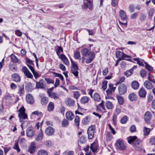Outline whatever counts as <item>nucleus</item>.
<instances>
[{"mask_svg": "<svg viewBox=\"0 0 155 155\" xmlns=\"http://www.w3.org/2000/svg\"><path fill=\"white\" fill-rule=\"evenodd\" d=\"M18 93L20 96H22L24 92V86H19Z\"/></svg>", "mask_w": 155, "mask_h": 155, "instance_id": "obj_38", "label": "nucleus"}, {"mask_svg": "<svg viewBox=\"0 0 155 155\" xmlns=\"http://www.w3.org/2000/svg\"><path fill=\"white\" fill-rule=\"evenodd\" d=\"M105 106L108 109H111L113 108V106L112 103L109 101H107L105 103Z\"/></svg>", "mask_w": 155, "mask_h": 155, "instance_id": "obj_31", "label": "nucleus"}, {"mask_svg": "<svg viewBox=\"0 0 155 155\" xmlns=\"http://www.w3.org/2000/svg\"><path fill=\"white\" fill-rule=\"evenodd\" d=\"M144 85L145 87L148 90L151 89L153 87L152 84L148 81H145L144 83Z\"/></svg>", "mask_w": 155, "mask_h": 155, "instance_id": "obj_21", "label": "nucleus"}, {"mask_svg": "<svg viewBox=\"0 0 155 155\" xmlns=\"http://www.w3.org/2000/svg\"><path fill=\"white\" fill-rule=\"evenodd\" d=\"M43 136V133L42 130H41L36 137L35 140L38 141L41 140L42 139Z\"/></svg>", "mask_w": 155, "mask_h": 155, "instance_id": "obj_24", "label": "nucleus"}, {"mask_svg": "<svg viewBox=\"0 0 155 155\" xmlns=\"http://www.w3.org/2000/svg\"><path fill=\"white\" fill-rule=\"evenodd\" d=\"M35 145V143L34 142L31 143L28 149V151L30 153H33L35 152L36 149Z\"/></svg>", "mask_w": 155, "mask_h": 155, "instance_id": "obj_15", "label": "nucleus"}, {"mask_svg": "<svg viewBox=\"0 0 155 155\" xmlns=\"http://www.w3.org/2000/svg\"><path fill=\"white\" fill-rule=\"evenodd\" d=\"M38 155H47V152L44 150H39L38 152Z\"/></svg>", "mask_w": 155, "mask_h": 155, "instance_id": "obj_44", "label": "nucleus"}, {"mask_svg": "<svg viewBox=\"0 0 155 155\" xmlns=\"http://www.w3.org/2000/svg\"><path fill=\"white\" fill-rule=\"evenodd\" d=\"M140 74L142 77H144L147 76V72L146 71L143 70L140 71Z\"/></svg>", "mask_w": 155, "mask_h": 155, "instance_id": "obj_57", "label": "nucleus"}, {"mask_svg": "<svg viewBox=\"0 0 155 155\" xmlns=\"http://www.w3.org/2000/svg\"><path fill=\"white\" fill-rule=\"evenodd\" d=\"M26 134L27 136L29 137H31L34 135V132L32 127H29L27 129Z\"/></svg>", "mask_w": 155, "mask_h": 155, "instance_id": "obj_9", "label": "nucleus"}, {"mask_svg": "<svg viewBox=\"0 0 155 155\" xmlns=\"http://www.w3.org/2000/svg\"><path fill=\"white\" fill-rule=\"evenodd\" d=\"M117 147L121 150H123L126 148V145L123 141L120 140H118L116 144Z\"/></svg>", "mask_w": 155, "mask_h": 155, "instance_id": "obj_2", "label": "nucleus"}, {"mask_svg": "<svg viewBox=\"0 0 155 155\" xmlns=\"http://www.w3.org/2000/svg\"><path fill=\"white\" fill-rule=\"evenodd\" d=\"M128 120V118L127 116H124L123 118L120 120V122L122 124L126 123Z\"/></svg>", "mask_w": 155, "mask_h": 155, "instance_id": "obj_47", "label": "nucleus"}, {"mask_svg": "<svg viewBox=\"0 0 155 155\" xmlns=\"http://www.w3.org/2000/svg\"><path fill=\"white\" fill-rule=\"evenodd\" d=\"M133 60L137 61V63L140 66H143L144 64H143V62L141 60H140L139 58H134L133 59Z\"/></svg>", "mask_w": 155, "mask_h": 155, "instance_id": "obj_39", "label": "nucleus"}, {"mask_svg": "<svg viewBox=\"0 0 155 155\" xmlns=\"http://www.w3.org/2000/svg\"><path fill=\"white\" fill-rule=\"evenodd\" d=\"M135 149L138 151H140L142 149L143 147L141 144L134 147Z\"/></svg>", "mask_w": 155, "mask_h": 155, "instance_id": "obj_60", "label": "nucleus"}, {"mask_svg": "<svg viewBox=\"0 0 155 155\" xmlns=\"http://www.w3.org/2000/svg\"><path fill=\"white\" fill-rule=\"evenodd\" d=\"M132 69H130L128 71H127L124 73V74L127 77H129L133 73Z\"/></svg>", "mask_w": 155, "mask_h": 155, "instance_id": "obj_49", "label": "nucleus"}, {"mask_svg": "<svg viewBox=\"0 0 155 155\" xmlns=\"http://www.w3.org/2000/svg\"><path fill=\"white\" fill-rule=\"evenodd\" d=\"M19 112L18 114L20 121L21 119H25L27 118V115L25 113V109L23 106L21 107L18 111Z\"/></svg>", "mask_w": 155, "mask_h": 155, "instance_id": "obj_1", "label": "nucleus"}, {"mask_svg": "<svg viewBox=\"0 0 155 155\" xmlns=\"http://www.w3.org/2000/svg\"><path fill=\"white\" fill-rule=\"evenodd\" d=\"M73 95L74 97L78 100L80 96V94L78 91H75L74 92Z\"/></svg>", "mask_w": 155, "mask_h": 155, "instance_id": "obj_43", "label": "nucleus"}, {"mask_svg": "<svg viewBox=\"0 0 155 155\" xmlns=\"http://www.w3.org/2000/svg\"><path fill=\"white\" fill-rule=\"evenodd\" d=\"M90 121V118L88 116H87L84 118L82 120L83 124H86Z\"/></svg>", "mask_w": 155, "mask_h": 155, "instance_id": "obj_40", "label": "nucleus"}, {"mask_svg": "<svg viewBox=\"0 0 155 155\" xmlns=\"http://www.w3.org/2000/svg\"><path fill=\"white\" fill-rule=\"evenodd\" d=\"M11 61L14 63H16L18 62V60L17 57L14 54H12L10 55Z\"/></svg>", "mask_w": 155, "mask_h": 155, "instance_id": "obj_28", "label": "nucleus"}, {"mask_svg": "<svg viewBox=\"0 0 155 155\" xmlns=\"http://www.w3.org/2000/svg\"><path fill=\"white\" fill-rule=\"evenodd\" d=\"M81 52L82 55L86 58L88 57L93 54H94L93 51H91L86 48H84L82 50Z\"/></svg>", "mask_w": 155, "mask_h": 155, "instance_id": "obj_3", "label": "nucleus"}, {"mask_svg": "<svg viewBox=\"0 0 155 155\" xmlns=\"http://www.w3.org/2000/svg\"><path fill=\"white\" fill-rule=\"evenodd\" d=\"M123 53L120 51H117L116 52V55L117 58L119 60H122V57L123 56Z\"/></svg>", "mask_w": 155, "mask_h": 155, "instance_id": "obj_33", "label": "nucleus"}, {"mask_svg": "<svg viewBox=\"0 0 155 155\" xmlns=\"http://www.w3.org/2000/svg\"><path fill=\"white\" fill-rule=\"evenodd\" d=\"M148 80L151 81V82H153V83L155 84V79L154 78V77L153 76H148Z\"/></svg>", "mask_w": 155, "mask_h": 155, "instance_id": "obj_63", "label": "nucleus"}, {"mask_svg": "<svg viewBox=\"0 0 155 155\" xmlns=\"http://www.w3.org/2000/svg\"><path fill=\"white\" fill-rule=\"evenodd\" d=\"M54 108V105L52 102H50L48 106V111H50L53 110Z\"/></svg>", "mask_w": 155, "mask_h": 155, "instance_id": "obj_34", "label": "nucleus"}, {"mask_svg": "<svg viewBox=\"0 0 155 155\" xmlns=\"http://www.w3.org/2000/svg\"><path fill=\"white\" fill-rule=\"evenodd\" d=\"M25 88L28 91L31 92L33 89L32 84L30 83H28L25 85Z\"/></svg>", "mask_w": 155, "mask_h": 155, "instance_id": "obj_29", "label": "nucleus"}, {"mask_svg": "<svg viewBox=\"0 0 155 155\" xmlns=\"http://www.w3.org/2000/svg\"><path fill=\"white\" fill-rule=\"evenodd\" d=\"M146 64L145 68L147 69L149 71H152L153 70V68L151 66L147 64L146 62H144Z\"/></svg>", "mask_w": 155, "mask_h": 155, "instance_id": "obj_56", "label": "nucleus"}, {"mask_svg": "<svg viewBox=\"0 0 155 155\" xmlns=\"http://www.w3.org/2000/svg\"><path fill=\"white\" fill-rule=\"evenodd\" d=\"M146 18V16L143 13H141L140 16V19L141 21H144Z\"/></svg>", "mask_w": 155, "mask_h": 155, "instance_id": "obj_55", "label": "nucleus"}, {"mask_svg": "<svg viewBox=\"0 0 155 155\" xmlns=\"http://www.w3.org/2000/svg\"><path fill=\"white\" fill-rule=\"evenodd\" d=\"M26 100L28 103L32 104L34 103V100L32 95L30 94H28L26 96Z\"/></svg>", "mask_w": 155, "mask_h": 155, "instance_id": "obj_10", "label": "nucleus"}, {"mask_svg": "<svg viewBox=\"0 0 155 155\" xmlns=\"http://www.w3.org/2000/svg\"><path fill=\"white\" fill-rule=\"evenodd\" d=\"M107 139L108 141H110L112 138V136L110 133L109 132H107L106 134Z\"/></svg>", "mask_w": 155, "mask_h": 155, "instance_id": "obj_46", "label": "nucleus"}, {"mask_svg": "<svg viewBox=\"0 0 155 155\" xmlns=\"http://www.w3.org/2000/svg\"><path fill=\"white\" fill-rule=\"evenodd\" d=\"M59 58L67 66L69 64V61L67 58L64 54H61Z\"/></svg>", "mask_w": 155, "mask_h": 155, "instance_id": "obj_12", "label": "nucleus"}, {"mask_svg": "<svg viewBox=\"0 0 155 155\" xmlns=\"http://www.w3.org/2000/svg\"><path fill=\"white\" fill-rule=\"evenodd\" d=\"M57 48L56 49V53L59 57H60V54L61 52H63V48L61 47L57 46Z\"/></svg>", "mask_w": 155, "mask_h": 155, "instance_id": "obj_35", "label": "nucleus"}, {"mask_svg": "<svg viewBox=\"0 0 155 155\" xmlns=\"http://www.w3.org/2000/svg\"><path fill=\"white\" fill-rule=\"evenodd\" d=\"M13 80L16 82H19L20 81L21 78L19 75L17 73H15L12 75Z\"/></svg>", "mask_w": 155, "mask_h": 155, "instance_id": "obj_14", "label": "nucleus"}, {"mask_svg": "<svg viewBox=\"0 0 155 155\" xmlns=\"http://www.w3.org/2000/svg\"><path fill=\"white\" fill-rule=\"evenodd\" d=\"M90 148L94 153L96 152L97 150L98 149L97 142V141H94L92 144H91L90 147Z\"/></svg>", "mask_w": 155, "mask_h": 155, "instance_id": "obj_13", "label": "nucleus"}, {"mask_svg": "<svg viewBox=\"0 0 155 155\" xmlns=\"http://www.w3.org/2000/svg\"><path fill=\"white\" fill-rule=\"evenodd\" d=\"M66 104L69 106H73L74 104V101L71 98H68L66 101Z\"/></svg>", "mask_w": 155, "mask_h": 155, "instance_id": "obj_32", "label": "nucleus"}, {"mask_svg": "<svg viewBox=\"0 0 155 155\" xmlns=\"http://www.w3.org/2000/svg\"><path fill=\"white\" fill-rule=\"evenodd\" d=\"M66 117L68 120H71L74 118V115L72 112L68 111L66 113Z\"/></svg>", "mask_w": 155, "mask_h": 155, "instance_id": "obj_22", "label": "nucleus"}, {"mask_svg": "<svg viewBox=\"0 0 155 155\" xmlns=\"http://www.w3.org/2000/svg\"><path fill=\"white\" fill-rule=\"evenodd\" d=\"M120 15L121 20L123 21H125L127 18L126 14V12L123 10H120Z\"/></svg>", "mask_w": 155, "mask_h": 155, "instance_id": "obj_19", "label": "nucleus"}, {"mask_svg": "<svg viewBox=\"0 0 155 155\" xmlns=\"http://www.w3.org/2000/svg\"><path fill=\"white\" fill-rule=\"evenodd\" d=\"M141 140L139 139L136 140L134 142V147L138 145L141 144Z\"/></svg>", "mask_w": 155, "mask_h": 155, "instance_id": "obj_61", "label": "nucleus"}, {"mask_svg": "<svg viewBox=\"0 0 155 155\" xmlns=\"http://www.w3.org/2000/svg\"><path fill=\"white\" fill-rule=\"evenodd\" d=\"M74 122L76 125L78 127L79 125V118L78 116H76L74 119Z\"/></svg>", "mask_w": 155, "mask_h": 155, "instance_id": "obj_48", "label": "nucleus"}, {"mask_svg": "<svg viewBox=\"0 0 155 155\" xmlns=\"http://www.w3.org/2000/svg\"><path fill=\"white\" fill-rule=\"evenodd\" d=\"M108 126L110 130L111 131L112 133L113 134H116V132L115 130L114 129V128L112 127L111 125L110 124H108Z\"/></svg>", "mask_w": 155, "mask_h": 155, "instance_id": "obj_58", "label": "nucleus"}, {"mask_svg": "<svg viewBox=\"0 0 155 155\" xmlns=\"http://www.w3.org/2000/svg\"><path fill=\"white\" fill-rule=\"evenodd\" d=\"M136 129V127L135 125H132L130 128V130L131 132H135Z\"/></svg>", "mask_w": 155, "mask_h": 155, "instance_id": "obj_62", "label": "nucleus"}, {"mask_svg": "<svg viewBox=\"0 0 155 155\" xmlns=\"http://www.w3.org/2000/svg\"><path fill=\"white\" fill-rule=\"evenodd\" d=\"M138 94L140 97L144 98L146 97L147 92L144 88L141 87L139 91Z\"/></svg>", "mask_w": 155, "mask_h": 155, "instance_id": "obj_11", "label": "nucleus"}, {"mask_svg": "<svg viewBox=\"0 0 155 155\" xmlns=\"http://www.w3.org/2000/svg\"><path fill=\"white\" fill-rule=\"evenodd\" d=\"M74 57L76 59H79L81 57L80 52L78 51L74 52Z\"/></svg>", "mask_w": 155, "mask_h": 155, "instance_id": "obj_53", "label": "nucleus"}, {"mask_svg": "<svg viewBox=\"0 0 155 155\" xmlns=\"http://www.w3.org/2000/svg\"><path fill=\"white\" fill-rule=\"evenodd\" d=\"M150 142L152 145H155V137H153L150 139Z\"/></svg>", "mask_w": 155, "mask_h": 155, "instance_id": "obj_64", "label": "nucleus"}, {"mask_svg": "<svg viewBox=\"0 0 155 155\" xmlns=\"http://www.w3.org/2000/svg\"><path fill=\"white\" fill-rule=\"evenodd\" d=\"M131 86L134 89L137 90L139 87V84L137 81H134L132 82Z\"/></svg>", "mask_w": 155, "mask_h": 155, "instance_id": "obj_20", "label": "nucleus"}, {"mask_svg": "<svg viewBox=\"0 0 155 155\" xmlns=\"http://www.w3.org/2000/svg\"><path fill=\"white\" fill-rule=\"evenodd\" d=\"M89 100V98L87 96H84L81 99L80 101L81 104H84L87 103Z\"/></svg>", "mask_w": 155, "mask_h": 155, "instance_id": "obj_26", "label": "nucleus"}, {"mask_svg": "<svg viewBox=\"0 0 155 155\" xmlns=\"http://www.w3.org/2000/svg\"><path fill=\"white\" fill-rule=\"evenodd\" d=\"M143 130L144 135H147L149 134L150 131V129L146 127H144Z\"/></svg>", "mask_w": 155, "mask_h": 155, "instance_id": "obj_36", "label": "nucleus"}, {"mask_svg": "<svg viewBox=\"0 0 155 155\" xmlns=\"http://www.w3.org/2000/svg\"><path fill=\"white\" fill-rule=\"evenodd\" d=\"M137 139V137L136 136H134L132 137H130L129 139L128 140V142L130 144H131L132 142H134V143Z\"/></svg>", "mask_w": 155, "mask_h": 155, "instance_id": "obj_37", "label": "nucleus"}, {"mask_svg": "<svg viewBox=\"0 0 155 155\" xmlns=\"http://www.w3.org/2000/svg\"><path fill=\"white\" fill-rule=\"evenodd\" d=\"M80 142L81 143H84L86 142V139L84 136H82L80 138Z\"/></svg>", "mask_w": 155, "mask_h": 155, "instance_id": "obj_59", "label": "nucleus"}, {"mask_svg": "<svg viewBox=\"0 0 155 155\" xmlns=\"http://www.w3.org/2000/svg\"><path fill=\"white\" fill-rule=\"evenodd\" d=\"M154 11V9L152 8L150 9L148 12V16L149 18L151 19Z\"/></svg>", "mask_w": 155, "mask_h": 155, "instance_id": "obj_41", "label": "nucleus"}, {"mask_svg": "<svg viewBox=\"0 0 155 155\" xmlns=\"http://www.w3.org/2000/svg\"><path fill=\"white\" fill-rule=\"evenodd\" d=\"M72 62V67L71 68V72L76 77L78 76V66L74 63H72V61L71 60Z\"/></svg>", "mask_w": 155, "mask_h": 155, "instance_id": "obj_6", "label": "nucleus"}, {"mask_svg": "<svg viewBox=\"0 0 155 155\" xmlns=\"http://www.w3.org/2000/svg\"><path fill=\"white\" fill-rule=\"evenodd\" d=\"M13 148L17 150V152H19L20 151V150L19 148L18 143L17 142H15V145L13 146Z\"/></svg>", "mask_w": 155, "mask_h": 155, "instance_id": "obj_52", "label": "nucleus"}, {"mask_svg": "<svg viewBox=\"0 0 155 155\" xmlns=\"http://www.w3.org/2000/svg\"><path fill=\"white\" fill-rule=\"evenodd\" d=\"M44 80L41 79L38 82H36V88H44V87L43 84Z\"/></svg>", "mask_w": 155, "mask_h": 155, "instance_id": "obj_18", "label": "nucleus"}, {"mask_svg": "<svg viewBox=\"0 0 155 155\" xmlns=\"http://www.w3.org/2000/svg\"><path fill=\"white\" fill-rule=\"evenodd\" d=\"M95 56V54H93V55H91L90 56L88 57L89 58L87 59L86 61V63L87 64L91 62L93 59L94 58Z\"/></svg>", "mask_w": 155, "mask_h": 155, "instance_id": "obj_42", "label": "nucleus"}, {"mask_svg": "<svg viewBox=\"0 0 155 155\" xmlns=\"http://www.w3.org/2000/svg\"><path fill=\"white\" fill-rule=\"evenodd\" d=\"M22 71L28 78H32L33 77L32 74L26 67H23L22 68Z\"/></svg>", "mask_w": 155, "mask_h": 155, "instance_id": "obj_8", "label": "nucleus"}, {"mask_svg": "<svg viewBox=\"0 0 155 155\" xmlns=\"http://www.w3.org/2000/svg\"><path fill=\"white\" fill-rule=\"evenodd\" d=\"M48 101V99L47 97H42L41 100V103L42 105L46 104Z\"/></svg>", "mask_w": 155, "mask_h": 155, "instance_id": "obj_30", "label": "nucleus"}, {"mask_svg": "<svg viewBox=\"0 0 155 155\" xmlns=\"http://www.w3.org/2000/svg\"><path fill=\"white\" fill-rule=\"evenodd\" d=\"M45 132L47 135H51L54 133V130L53 128L49 127L46 129Z\"/></svg>", "mask_w": 155, "mask_h": 155, "instance_id": "obj_16", "label": "nucleus"}, {"mask_svg": "<svg viewBox=\"0 0 155 155\" xmlns=\"http://www.w3.org/2000/svg\"><path fill=\"white\" fill-rule=\"evenodd\" d=\"M129 99L131 101H135L137 98V95L134 93H131L129 94Z\"/></svg>", "mask_w": 155, "mask_h": 155, "instance_id": "obj_27", "label": "nucleus"}, {"mask_svg": "<svg viewBox=\"0 0 155 155\" xmlns=\"http://www.w3.org/2000/svg\"><path fill=\"white\" fill-rule=\"evenodd\" d=\"M118 91L120 95L123 94L126 92L127 87L123 84H120L118 87Z\"/></svg>", "mask_w": 155, "mask_h": 155, "instance_id": "obj_7", "label": "nucleus"}, {"mask_svg": "<svg viewBox=\"0 0 155 155\" xmlns=\"http://www.w3.org/2000/svg\"><path fill=\"white\" fill-rule=\"evenodd\" d=\"M69 124L68 121L65 119H64L62 122V125L63 127H66Z\"/></svg>", "mask_w": 155, "mask_h": 155, "instance_id": "obj_50", "label": "nucleus"}, {"mask_svg": "<svg viewBox=\"0 0 155 155\" xmlns=\"http://www.w3.org/2000/svg\"><path fill=\"white\" fill-rule=\"evenodd\" d=\"M94 98L95 101H100L101 99L100 95L97 93H96L94 94Z\"/></svg>", "mask_w": 155, "mask_h": 155, "instance_id": "obj_45", "label": "nucleus"}, {"mask_svg": "<svg viewBox=\"0 0 155 155\" xmlns=\"http://www.w3.org/2000/svg\"><path fill=\"white\" fill-rule=\"evenodd\" d=\"M95 130V127L93 125H91L88 127L87 130V134L89 139H91L93 137Z\"/></svg>", "mask_w": 155, "mask_h": 155, "instance_id": "obj_5", "label": "nucleus"}, {"mask_svg": "<svg viewBox=\"0 0 155 155\" xmlns=\"http://www.w3.org/2000/svg\"><path fill=\"white\" fill-rule=\"evenodd\" d=\"M9 68L13 72L16 71L17 68L16 65L12 63H10L8 66Z\"/></svg>", "mask_w": 155, "mask_h": 155, "instance_id": "obj_23", "label": "nucleus"}, {"mask_svg": "<svg viewBox=\"0 0 155 155\" xmlns=\"http://www.w3.org/2000/svg\"><path fill=\"white\" fill-rule=\"evenodd\" d=\"M117 98L119 104L120 105L122 104L124 102V99L122 97L120 96H117Z\"/></svg>", "mask_w": 155, "mask_h": 155, "instance_id": "obj_51", "label": "nucleus"}, {"mask_svg": "<svg viewBox=\"0 0 155 155\" xmlns=\"http://www.w3.org/2000/svg\"><path fill=\"white\" fill-rule=\"evenodd\" d=\"M59 94L56 92H52V94H50L49 96L51 98H53L55 100H57L59 98Z\"/></svg>", "mask_w": 155, "mask_h": 155, "instance_id": "obj_25", "label": "nucleus"}, {"mask_svg": "<svg viewBox=\"0 0 155 155\" xmlns=\"http://www.w3.org/2000/svg\"><path fill=\"white\" fill-rule=\"evenodd\" d=\"M84 8L87 9L88 8L91 10L93 9L92 0H84Z\"/></svg>", "mask_w": 155, "mask_h": 155, "instance_id": "obj_4", "label": "nucleus"}, {"mask_svg": "<svg viewBox=\"0 0 155 155\" xmlns=\"http://www.w3.org/2000/svg\"><path fill=\"white\" fill-rule=\"evenodd\" d=\"M151 114L149 111L146 112L144 115V120L147 123H148L150 119Z\"/></svg>", "mask_w": 155, "mask_h": 155, "instance_id": "obj_17", "label": "nucleus"}, {"mask_svg": "<svg viewBox=\"0 0 155 155\" xmlns=\"http://www.w3.org/2000/svg\"><path fill=\"white\" fill-rule=\"evenodd\" d=\"M107 81H104L102 82V88L103 90H105L107 87Z\"/></svg>", "mask_w": 155, "mask_h": 155, "instance_id": "obj_54", "label": "nucleus"}]
</instances>
